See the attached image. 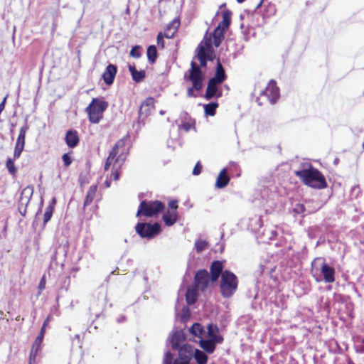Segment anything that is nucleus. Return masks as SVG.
Wrapping results in <instances>:
<instances>
[{"label": "nucleus", "instance_id": "aec40b11", "mask_svg": "<svg viewBox=\"0 0 364 364\" xmlns=\"http://www.w3.org/2000/svg\"><path fill=\"white\" fill-rule=\"evenodd\" d=\"M217 344H218V343L208 338H201L199 341L200 347L203 350V351L208 354H211L215 351Z\"/></svg>", "mask_w": 364, "mask_h": 364}, {"label": "nucleus", "instance_id": "a211bd4d", "mask_svg": "<svg viewBox=\"0 0 364 364\" xmlns=\"http://www.w3.org/2000/svg\"><path fill=\"white\" fill-rule=\"evenodd\" d=\"M208 336L210 340L216 343H221L223 341V338L221 335L218 334L219 328L216 325L210 323L208 325Z\"/></svg>", "mask_w": 364, "mask_h": 364}, {"label": "nucleus", "instance_id": "0e129e2a", "mask_svg": "<svg viewBox=\"0 0 364 364\" xmlns=\"http://www.w3.org/2000/svg\"><path fill=\"white\" fill-rule=\"evenodd\" d=\"M125 321H126V317L124 316H120L117 319V321L118 323H122V322H124Z\"/></svg>", "mask_w": 364, "mask_h": 364}, {"label": "nucleus", "instance_id": "7ed1b4c3", "mask_svg": "<svg viewBox=\"0 0 364 364\" xmlns=\"http://www.w3.org/2000/svg\"><path fill=\"white\" fill-rule=\"evenodd\" d=\"M238 279L237 276L229 270H225L220 284V294L224 298L231 297L237 291Z\"/></svg>", "mask_w": 364, "mask_h": 364}, {"label": "nucleus", "instance_id": "c03bdc74", "mask_svg": "<svg viewBox=\"0 0 364 364\" xmlns=\"http://www.w3.org/2000/svg\"><path fill=\"white\" fill-rule=\"evenodd\" d=\"M267 261H264L262 262H261L259 265V269L257 271V272H259V274H263L265 270H270L272 271V267H268L267 266Z\"/></svg>", "mask_w": 364, "mask_h": 364}, {"label": "nucleus", "instance_id": "f257e3e1", "mask_svg": "<svg viewBox=\"0 0 364 364\" xmlns=\"http://www.w3.org/2000/svg\"><path fill=\"white\" fill-rule=\"evenodd\" d=\"M294 174L304 184L309 187L316 189H323L327 187L324 176L311 164L308 165L307 168L294 171Z\"/></svg>", "mask_w": 364, "mask_h": 364}, {"label": "nucleus", "instance_id": "4468645a", "mask_svg": "<svg viewBox=\"0 0 364 364\" xmlns=\"http://www.w3.org/2000/svg\"><path fill=\"white\" fill-rule=\"evenodd\" d=\"M210 281L215 282L218 278L222 277V274L225 270H223V265L222 262L219 260L213 261L210 264Z\"/></svg>", "mask_w": 364, "mask_h": 364}, {"label": "nucleus", "instance_id": "0eeeda50", "mask_svg": "<svg viewBox=\"0 0 364 364\" xmlns=\"http://www.w3.org/2000/svg\"><path fill=\"white\" fill-rule=\"evenodd\" d=\"M135 230L141 237L151 239L160 232L161 227L157 223H138L135 226Z\"/></svg>", "mask_w": 364, "mask_h": 364}, {"label": "nucleus", "instance_id": "393cba45", "mask_svg": "<svg viewBox=\"0 0 364 364\" xmlns=\"http://www.w3.org/2000/svg\"><path fill=\"white\" fill-rule=\"evenodd\" d=\"M208 353L204 351L194 348L193 358L195 359L197 364H207L208 360Z\"/></svg>", "mask_w": 364, "mask_h": 364}, {"label": "nucleus", "instance_id": "69168bd1", "mask_svg": "<svg viewBox=\"0 0 364 364\" xmlns=\"http://www.w3.org/2000/svg\"><path fill=\"white\" fill-rule=\"evenodd\" d=\"M357 352L363 353H364V346H360L359 348H358Z\"/></svg>", "mask_w": 364, "mask_h": 364}, {"label": "nucleus", "instance_id": "e2e57ef3", "mask_svg": "<svg viewBox=\"0 0 364 364\" xmlns=\"http://www.w3.org/2000/svg\"><path fill=\"white\" fill-rule=\"evenodd\" d=\"M48 323V318L43 322L41 331H46V328Z\"/></svg>", "mask_w": 364, "mask_h": 364}, {"label": "nucleus", "instance_id": "4be33fe9", "mask_svg": "<svg viewBox=\"0 0 364 364\" xmlns=\"http://www.w3.org/2000/svg\"><path fill=\"white\" fill-rule=\"evenodd\" d=\"M230 178L227 173V169L225 168H223L217 179L215 183V186L218 188H225L229 183Z\"/></svg>", "mask_w": 364, "mask_h": 364}, {"label": "nucleus", "instance_id": "4d7b16f0", "mask_svg": "<svg viewBox=\"0 0 364 364\" xmlns=\"http://www.w3.org/2000/svg\"><path fill=\"white\" fill-rule=\"evenodd\" d=\"M277 235V232L275 230H268L267 236L268 239L272 240Z\"/></svg>", "mask_w": 364, "mask_h": 364}, {"label": "nucleus", "instance_id": "8fccbe9b", "mask_svg": "<svg viewBox=\"0 0 364 364\" xmlns=\"http://www.w3.org/2000/svg\"><path fill=\"white\" fill-rule=\"evenodd\" d=\"M223 82V80H222L220 78H218V76L215 75L213 77H211L208 81L209 83L214 84L218 86L222 84Z\"/></svg>", "mask_w": 364, "mask_h": 364}, {"label": "nucleus", "instance_id": "dca6fc26", "mask_svg": "<svg viewBox=\"0 0 364 364\" xmlns=\"http://www.w3.org/2000/svg\"><path fill=\"white\" fill-rule=\"evenodd\" d=\"M117 72V68L115 65L109 64L105 72L102 73V77L104 82L107 85H110L113 83L116 74Z\"/></svg>", "mask_w": 364, "mask_h": 364}, {"label": "nucleus", "instance_id": "6e6552de", "mask_svg": "<svg viewBox=\"0 0 364 364\" xmlns=\"http://www.w3.org/2000/svg\"><path fill=\"white\" fill-rule=\"evenodd\" d=\"M188 79L191 81L196 90H201L203 87V75L200 67L193 61L191 63Z\"/></svg>", "mask_w": 364, "mask_h": 364}, {"label": "nucleus", "instance_id": "9b49d317", "mask_svg": "<svg viewBox=\"0 0 364 364\" xmlns=\"http://www.w3.org/2000/svg\"><path fill=\"white\" fill-rule=\"evenodd\" d=\"M261 95L266 96L271 104L277 102L279 97V89L274 80L269 82L265 90L262 92Z\"/></svg>", "mask_w": 364, "mask_h": 364}, {"label": "nucleus", "instance_id": "052dcab7", "mask_svg": "<svg viewBox=\"0 0 364 364\" xmlns=\"http://www.w3.org/2000/svg\"><path fill=\"white\" fill-rule=\"evenodd\" d=\"M193 90H195L193 88V86L192 87H190L188 89V92H187V95L188 97H193L194 95H193Z\"/></svg>", "mask_w": 364, "mask_h": 364}, {"label": "nucleus", "instance_id": "4c0bfd02", "mask_svg": "<svg viewBox=\"0 0 364 364\" xmlns=\"http://www.w3.org/2000/svg\"><path fill=\"white\" fill-rule=\"evenodd\" d=\"M14 160H15L14 158V159L9 158L6 163V168H7L8 171L9 172V173H11V175H15L17 171L16 168L14 164Z\"/></svg>", "mask_w": 364, "mask_h": 364}, {"label": "nucleus", "instance_id": "5701e85b", "mask_svg": "<svg viewBox=\"0 0 364 364\" xmlns=\"http://www.w3.org/2000/svg\"><path fill=\"white\" fill-rule=\"evenodd\" d=\"M199 289L195 286L188 287L186 293V299L189 305L195 304L198 298V290Z\"/></svg>", "mask_w": 364, "mask_h": 364}, {"label": "nucleus", "instance_id": "de8ad7c7", "mask_svg": "<svg viewBox=\"0 0 364 364\" xmlns=\"http://www.w3.org/2000/svg\"><path fill=\"white\" fill-rule=\"evenodd\" d=\"M157 44L161 48H164V35L161 32L159 33L156 38Z\"/></svg>", "mask_w": 364, "mask_h": 364}, {"label": "nucleus", "instance_id": "37998d69", "mask_svg": "<svg viewBox=\"0 0 364 364\" xmlns=\"http://www.w3.org/2000/svg\"><path fill=\"white\" fill-rule=\"evenodd\" d=\"M306 211L304 205L296 203L293 208V212L296 214H303Z\"/></svg>", "mask_w": 364, "mask_h": 364}, {"label": "nucleus", "instance_id": "20e7f679", "mask_svg": "<svg viewBox=\"0 0 364 364\" xmlns=\"http://www.w3.org/2000/svg\"><path fill=\"white\" fill-rule=\"evenodd\" d=\"M107 107L108 103L106 101L99 98H93L85 109L90 122L93 124L99 123Z\"/></svg>", "mask_w": 364, "mask_h": 364}, {"label": "nucleus", "instance_id": "bf43d9fd", "mask_svg": "<svg viewBox=\"0 0 364 364\" xmlns=\"http://www.w3.org/2000/svg\"><path fill=\"white\" fill-rule=\"evenodd\" d=\"M6 97H5L4 98V100H2V102L0 103V113L4 110V107H5V104H6Z\"/></svg>", "mask_w": 364, "mask_h": 364}, {"label": "nucleus", "instance_id": "ddd939ff", "mask_svg": "<svg viewBox=\"0 0 364 364\" xmlns=\"http://www.w3.org/2000/svg\"><path fill=\"white\" fill-rule=\"evenodd\" d=\"M197 58H212V44L211 39L209 38L205 42V45L199 44L197 48Z\"/></svg>", "mask_w": 364, "mask_h": 364}, {"label": "nucleus", "instance_id": "5fc2aeb1", "mask_svg": "<svg viewBox=\"0 0 364 364\" xmlns=\"http://www.w3.org/2000/svg\"><path fill=\"white\" fill-rule=\"evenodd\" d=\"M113 161H114V160L112 159H110L109 157H107L105 164V170H106V171L108 170L110 165L112 164Z\"/></svg>", "mask_w": 364, "mask_h": 364}, {"label": "nucleus", "instance_id": "473e14b6", "mask_svg": "<svg viewBox=\"0 0 364 364\" xmlns=\"http://www.w3.org/2000/svg\"><path fill=\"white\" fill-rule=\"evenodd\" d=\"M146 54H147L148 60L151 63H155V61L156 60V58H157V49H156V47L155 46H154V45L149 46L147 48Z\"/></svg>", "mask_w": 364, "mask_h": 364}, {"label": "nucleus", "instance_id": "cd10ccee", "mask_svg": "<svg viewBox=\"0 0 364 364\" xmlns=\"http://www.w3.org/2000/svg\"><path fill=\"white\" fill-rule=\"evenodd\" d=\"M225 30L220 28L219 27H216L213 33V44L218 48L221 44L224 38V33Z\"/></svg>", "mask_w": 364, "mask_h": 364}, {"label": "nucleus", "instance_id": "423d86ee", "mask_svg": "<svg viewBox=\"0 0 364 364\" xmlns=\"http://www.w3.org/2000/svg\"><path fill=\"white\" fill-rule=\"evenodd\" d=\"M321 261L322 262L319 264L321 272L322 274L323 280L326 283H333L335 281V269L333 267L328 265L325 259L323 258H316L311 262V273L314 277H316L314 272V267L317 266L318 262Z\"/></svg>", "mask_w": 364, "mask_h": 364}, {"label": "nucleus", "instance_id": "864d4df0", "mask_svg": "<svg viewBox=\"0 0 364 364\" xmlns=\"http://www.w3.org/2000/svg\"><path fill=\"white\" fill-rule=\"evenodd\" d=\"M200 61V66L203 67V68H205L206 67V65H207V60H212L213 58H198Z\"/></svg>", "mask_w": 364, "mask_h": 364}, {"label": "nucleus", "instance_id": "2eb2a0df", "mask_svg": "<svg viewBox=\"0 0 364 364\" xmlns=\"http://www.w3.org/2000/svg\"><path fill=\"white\" fill-rule=\"evenodd\" d=\"M185 340L186 333L183 330L174 331L170 339L172 350H175L178 349V347L183 345L182 343H183Z\"/></svg>", "mask_w": 364, "mask_h": 364}, {"label": "nucleus", "instance_id": "338daca9", "mask_svg": "<svg viewBox=\"0 0 364 364\" xmlns=\"http://www.w3.org/2000/svg\"><path fill=\"white\" fill-rule=\"evenodd\" d=\"M262 2H263V0H261V1H260V2H259V3L258 4V5L257 6V9H258V8H259V7L261 6V5H262Z\"/></svg>", "mask_w": 364, "mask_h": 364}, {"label": "nucleus", "instance_id": "bb28decb", "mask_svg": "<svg viewBox=\"0 0 364 364\" xmlns=\"http://www.w3.org/2000/svg\"><path fill=\"white\" fill-rule=\"evenodd\" d=\"M188 331L193 336L199 338L200 340L203 338V336L205 333L204 327L199 323H193L189 328Z\"/></svg>", "mask_w": 364, "mask_h": 364}, {"label": "nucleus", "instance_id": "e433bc0d", "mask_svg": "<svg viewBox=\"0 0 364 364\" xmlns=\"http://www.w3.org/2000/svg\"><path fill=\"white\" fill-rule=\"evenodd\" d=\"M194 247L198 253L208 248V242L205 240H198L195 242Z\"/></svg>", "mask_w": 364, "mask_h": 364}, {"label": "nucleus", "instance_id": "58836bf2", "mask_svg": "<svg viewBox=\"0 0 364 364\" xmlns=\"http://www.w3.org/2000/svg\"><path fill=\"white\" fill-rule=\"evenodd\" d=\"M41 348L36 347L35 346H32L31 353L29 356V364H33L35 363L36 358L37 356L38 352Z\"/></svg>", "mask_w": 364, "mask_h": 364}, {"label": "nucleus", "instance_id": "9d476101", "mask_svg": "<svg viewBox=\"0 0 364 364\" xmlns=\"http://www.w3.org/2000/svg\"><path fill=\"white\" fill-rule=\"evenodd\" d=\"M210 280L208 272L206 269H199L195 274L194 286L203 291L208 288Z\"/></svg>", "mask_w": 364, "mask_h": 364}, {"label": "nucleus", "instance_id": "6e6d98bb", "mask_svg": "<svg viewBox=\"0 0 364 364\" xmlns=\"http://www.w3.org/2000/svg\"><path fill=\"white\" fill-rule=\"evenodd\" d=\"M277 235V232L275 230H268L267 236L268 239L272 240Z\"/></svg>", "mask_w": 364, "mask_h": 364}, {"label": "nucleus", "instance_id": "a19ab883", "mask_svg": "<svg viewBox=\"0 0 364 364\" xmlns=\"http://www.w3.org/2000/svg\"><path fill=\"white\" fill-rule=\"evenodd\" d=\"M141 48L140 46H134L130 51V55L135 58H140L141 55V51H140Z\"/></svg>", "mask_w": 364, "mask_h": 364}, {"label": "nucleus", "instance_id": "a878e982", "mask_svg": "<svg viewBox=\"0 0 364 364\" xmlns=\"http://www.w3.org/2000/svg\"><path fill=\"white\" fill-rule=\"evenodd\" d=\"M127 140V138H123L118 140L113 146V148L112 149L111 151L109 152L108 157L115 161L116 159L117 158V156L119 154V149L124 147L125 142Z\"/></svg>", "mask_w": 364, "mask_h": 364}, {"label": "nucleus", "instance_id": "1a4fd4ad", "mask_svg": "<svg viewBox=\"0 0 364 364\" xmlns=\"http://www.w3.org/2000/svg\"><path fill=\"white\" fill-rule=\"evenodd\" d=\"M33 194V187L32 186H28L24 188L18 200V209L20 214L22 216H25L26 214L27 206L30 203V200Z\"/></svg>", "mask_w": 364, "mask_h": 364}, {"label": "nucleus", "instance_id": "49530a36", "mask_svg": "<svg viewBox=\"0 0 364 364\" xmlns=\"http://www.w3.org/2000/svg\"><path fill=\"white\" fill-rule=\"evenodd\" d=\"M62 159H63V161L65 167L69 166L72 164V161H73V159H72L70 154H68V153L64 154L62 156Z\"/></svg>", "mask_w": 364, "mask_h": 364}, {"label": "nucleus", "instance_id": "f03ea898", "mask_svg": "<svg viewBox=\"0 0 364 364\" xmlns=\"http://www.w3.org/2000/svg\"><path fill=\"white\" fill-rule=\"evenodd\" d=\"M178 358H175L173 355L167 350L164 353V364H189L193 358L194 348L189 344H183L178 349Z\"/></svg>", "mask_w": 364, "mask_h": 364}, {"label": "nucleus", "instance_id": "c9c22d12", "mask_svg": "<svg viewBox=\"0 0 364 364\" xmlns=\"http://www.w3.org/2000/svg\"><path fill=\"white\" fill-rule=\"evenodd\" d=\"M215 76H218V78H220L223 81L226 79L225 70L220 61H218Z\"/></svg>", "mask_w": 364, "mask_h": 364}, {"label": "nucleus", "instance_id": "13d9d810", "mask_svg": "<svg viewBox=\"0 0 364 364\" xmlns=\"http://www.w3.org/2000/svg\"><path fill=\"white\" fill-rule=\"evenodd\" d=\"M181 128H183L185 131L188 132L191 129V124L186 122H184L181 124Z\"/></svg>", "mask_w": 364, "mask_h": 364}, {"label": "nucleus", "instance_id": "3c124183", "mask_svg": "<svg viewBox=\"0 0 364 364\" xmlns=\"http://www.w3.org/2000/svg\"><path fill=\"white\" fill-rule=\"evenodd\" d=\"M176 33V31H171L170 30L166 29L164 37H166V38H171L175 35Z\"/></svg>", "mask_w": 364, "mask_h": 364}, {"label": "nucleus", "instance_id": "f8f14e48", "mask_svg": "<svg viewBox=\"0 0 364 364\" xmlns=\"http://www.w3.org/2000/svg\"><path fill=\"white\" fill-rule=\"evenodd\" d=\"M154 99L153 97L146 98L141 105L139 110V119L143 120L146 118L154 108Z\"/></svg>", "mask_w": 364, "mask_h": 364}, {"label": "nucleus", "instance_id": "79ce46f5", "mask_svg": "<svg viewBox=\"0 0 364 364\" xmlns=\"http://www.w3.org/2000/svg\"><path fill=\"white\" fill-rule=\"evenodd\" d=\"M24 146L16 144L14 152V159H17L20 157L22 151H23Z\"/></svg>", "mask_w": 364, "mask_h": 364}, {"label": "nucleus", "instance_id": "7c9ffc66", "mask_svg": "<svg viewBox=\"0 0 364 364\" xmlns=\"http://www.w3.org/2000/svg\"><path fill=\"white\" fill-rule=\"evenodd\" d=\"M97 189V185H92L89 188L87 195L85 196V200H84V203H83L84 207L89 205L92 202V200L95 196Z\"/></svg>", "mask_w": 364, "mask_h": 364}, {"label": "nucleus", "instance_id": "a18cd8bd", "mask_svg": "<svg viewBox=\"0 0 364 364\" xmlns=\"http://www.w3.org/2000/svg\"><path fill=\"white\" fill-rule=\"evenodd\" d=\"M45 331H41L39 335L36 338L33 346L41 348V343L44 337Z\"/></svg>", "mask_w": 364, "mask_h": 364}, {"label": "nucleus", "instance_id": "680f3d73", "mask_svg": "<svg viewBox=\"0 0 364 364\" xmlns=\"http://www.w3.org/2000/svg\"><path fill=\"white\" fill-rule=\"evenodd\" d=\"M45 286H46V282L43 279V278L41 280L40 283H39V285H38V288L40 289H43L45 288Z\"/></svg>", "mask_w": 364, "mask_h": 364}, {"label": "nucleus", "instance_id": "39448f33", "mask_svg": "<svg viewBox=\"0 0 364 364\" xmlns=\"http://www.w3.org/2000/svg\"><path fill=\"white\" fill-rule=\"evenodd\" d=\"M164 209V205L159 200L146 201L142 200L136 212V217L144 215L151 217L158 215Z\"/></svg>", "mask_w": 364, "mask_h": 364}, {"label": "nucleus", "instance_id": "f3484780", "mask_svg": "<svg viewBox=\"0 0 364 364\" xmlns=\"http://www.w3.org/2000/svg\"><path fill=\"white\" fill-rule=\"evenodd\" d=\"M65 140L68 147L75 148L80 141L77 132L73 129L68 130L65 134Z\"/></svg>", "mask_w": 364, "mask_h": 364}, {"label": "nucleus", "instance_id": "c756f323", "mask_svg": "<svg viewBox=\"0 0 364 364\" xmlns=\"http://www.w3.org/2000/svg\"><path fill=\"white\" fill-rule=\"evenodd\" d=\"M232 12L230 10H226L223 13V20L219 23L218 27L227 30L231 23Z\"/></svg>", "mask_w": 364, "mask_h": 364}, {"label": "nucleus", "instance_id": "603ef678", "mask_svg": "<svg viewBox=\"0 0 364 364\" xmlns=\"http://www.w3.org/2000/svg\"><path fill=\"white\" fill-rule=\"evenodd\" d=\"M168 207L173 210V211H176L178 208L177 201L176 200H171L168 203Z\"/></svg>", "mask_w": 364, "mask_h": 364}, {"label": "nucleus", "instance_id": "72a5a7b5", "mask_svg": "<svg viewBox=\"0 0 364 364\" xmlns=\"http://www.w3.org/2000/svg\"><path fill=\"white\" fill-rule=\"evenodd\" d=\"M218 107L217 102H210L204 105V111L206 115L214 116Z\"/></svg>", "mask_w": 364, "mask_h": 364}, {"label": "nucleus", "instance_id": "f704fd0d", "mask_svg": "<svg viewBox=\"0 0 364 364\" xmlns=\"http://www.w3.org/2000/svg\"><path fill=\"white\" fill-rule=\"evenodd\" d=\"M28 130V127L26 125L22 127L20 129L19 134L16 140V143L18 144L21 145H25V138H26V133Z\"/></svg>", "mask_w": 364, "mask_h": 364}, {"label": "nucleus", "instance_id": "2f4dec72", "mask_svg": "<svg viewBox=\"0 0 364 364\" xmlns=\"http://www.w3.org/2000/svg\"><path fill=\"white\" fill-rule=\"evenodd\" d=\"M163 220L168 226L173 225L177 221V213L176 211L168 212L163 215Z\"/></svg>", "mask_w": 364, "mask_h": 364}, {"label": "nucleus", "instance_id": "ea45409f", "mask_svg": "<svg viewBox=\"0 0 364 364\" xmlns=\"http://www.w3.org/2000/svg\"><path fill=\"white\" fill-rule=\"evenodd\" d=\"M180 26V21L178 18L173 19L171 23H169L166 28L167 30H170L171 31H177L178 27Z\"/></svg>", "mask_w": 364, "mask_h": 364}, {"label": "nucleus", "instance_id": "c85d7f7f", "mask_svg": "<svg viewBox=\"0 0 364 364\" xmlns=\"http://www.w3.org/2000/svg\"><path fill=\"white\" fill-rule=\"evenodd\" d=\"M56 204L55 198H53L49 205L46 207V211L43 215V223L46 224L51 218L55 205Z\"/></svg>", "mask_w": 364, "mask_h": 364}, {"label": "nucleus", "instance_id": "6ab92c4d", "mask_svg": "<svg viewBox=\"0 0 364 364\" xmlns=\"http://www.w3.org/2000/svg\"><path fill=\"white\" fill-rule=\"evenodd\" d=\"M222 96V90L221 88L218 87V85H215L214 84L208 83V86L206 88V92L205 94V97L206 100H210L214 97H216L217 98Z\"/></svg>", "mask_w": 364, "mask_h": 364}, {"label": "nucleus", "instance_id": "412c9836", "mask_svg": "<svg viewBox=\"0 0 364 364\" xmlns=\"http://www.w3.org/2000/svg\"><path fill=\"white\" fill-rule=\"evenodd\" d=\"M126 159V154H124L123 152L119 154L117 156V158L116 159L115 161L113 164V169H114V171L112 173V177L114 180L117 181L119 178V173L117 171L122 165L124 161Z\"/></svg>", "mask_w": 364, "mask_h": 364}, {"label": "nucleus", "instance_id": "774afa93", "mask_svg": "<svg viewBox=\"0 0 364 364\" xmlns=\"http://www.w3.org/2000/svg\"><path fill=\"white\" fill-rule=\"evenodd\" d=\"M159 114H160L161 115H164V114H165V111L161 110V111L159 112Z\"/></svg>", "mask_w": 364, "mask_h": 364}, {"label": "nucleus", "instance_id": "b1692460", "mask_svg": "<svg viewBox=\"0 0 364 364\" xmlns=\"http://www.w3.org/2000/svg\"><path fill=\"white\" fill-rule=\"evenodd\" d=\"M129 70L131 73L132 77L135 82L142 81L145 77L144 70H137L134 65H129Z\"/></svg>", "mask_w": 364, "mask_h": 364}, {"label": "nucleus", "instance_id": "09e8293b", "mask_svg": "<svg viewBox=\"0 0 364 364\" xmlns=\"http://www.w3.org/2000/svg\"><path fill=\"white\" fill-rule=\"evenodd\" d=\"M201 170H202V166L200 164V162L198 161L196 163V164L195 165V166L193 169V174L194 176H198L200 173Z\"/></svg>", "mask_w": 364, "mask_h": 364}]
</instances>
